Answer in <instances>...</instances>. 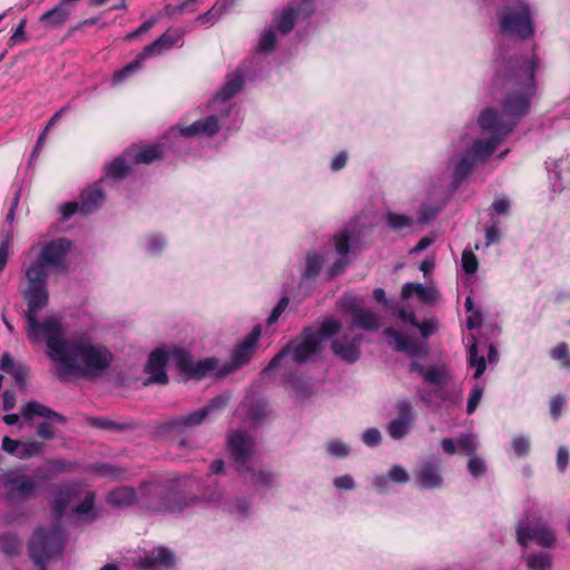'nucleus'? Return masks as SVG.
I'll list each match as a JSON object with an SVG mask.
<instances>
[{"instance_id":"nucleus-3","label":"nucleus","mask_w":570,"mask_h":570,"mask_svg":"<svg viewBox=\"0 0 570 570\" xmlns=\"http://www.w3.org/2000/svg\"><path fill=\"white\" fill-rule=\"evenodd\" d=\"M204 500L186 493L175 480H155L139 485V509L150 514H176L191 509Z\"/></svg>"},{"instance_id":"nucleus-11","label":"nucleus","mask_w":570,"mask_h":570,"mask_svg":"<svg viewBox=\"0 0 570 570\" xmlns=\"http://www.w3.org/2000/svg\"><path fill=\"white\" fill-rule=\"evenodd\" d=\"M227 448L239 472L252 470L250 461L255 441L249 434L242 431L230 432L227 438Z\"/></svg>"},{"instance_id":"nucleus-27","label":"nucleus","mask_w":570,"mask_h":570,"mask_svg":"<svg viewBox=\"0 0 570 570\" xmlns=\"http://www.w3.org/2000/svg\"><path fill=\"white\" fill-rule=\"evenodd\" d=\"M476 163L475 157L466 150L454 167L453 183L456 185L461 184L472 171Z\"/></svg>"},{"instance_id":"nucleus-1","label":"nucleus","mask_w":570,"mask_h":570,"mask_svg":"<svg viewBox=\"0 0 570 570\" xmlns=\"http://www.w3.org/2000/svg\"><path fill=\"white\" fill-rule=\"evenodd\" d=\"M28 287L23 298L28 304L27 334L31 342L46 335L47 355L57 365V376L66 380L71 375L81 379H97L111 365L114 355L104 345H95L89 338H66L60 321L48 317L39 322L37 313L46 307L49 301L47 288L48 272L27 269Z\"/></svg>"},{"instance_id":"nucleus-49","label":"nucleus","mask_w":570,"mask_h":570,"mask_svg":"<svg viewBox=\"0 0 570 570\" xmlns=\"http://www.w3.org/2000/svg\"><path fill=\"white\" fill-rule=\"evenodd\" d=\"M334 246L336 253L345 257L350 253V234L347 230H342L334 236Z\"/></svg>"},{"instance_id":"nucleus-45","label":"nucleus","mask_w":570,"mask_h":570,"mask_svg":"<svg viewBox=\"0 0 570 570\" xmlns=\"http://www.w3.org/2000/svg\"><path fill=\"white\" fill-rule=\"evenodd\" d=\"M386 223L392 229L399 230L412 226L413 219L404 214L389 212L386 214Z\"/></svg>"},{"instance_id":"nucleus-33","label":"nucleus","mask_w":570,"mask_h":570,"mask_svg":"<svg viewBox=\"0 0 570 570\" xmlns=\"http://www.w3.org/2000/svg\"><path fill=\"white\" fill-rule=\"evenodd\" d=\"M90 426L106 430V431H114V432H122L126 430L132 429V425L129 423H119L112 420H109L107 417H90L88 420Z\"/></svg>"},{"instance_id":"nucleus-28","label":"nucleus","mask_w":570,"mask_h":570,"mask_svg":"<svg viewBox=\"0 0 570 570\" xmlns=\"http://www.w3.org/2000/svg\"><path fill=\"white\" fill-rule=\"evenodd\" d=\"M164 157V148L159 144L149 145L140 148L134 155V161L136 164H151L155 160Z\"/></svg>"},{"instance_id":"nucleus-37","label":"nucleus","mask_w":570,"mask_h":570,"mask_svg":"<svg viewBox=\"0 0 570 570\" xmlns=\"http://www.w3.org/2000/svg\"><path fill=\"white\" fill-rule=\"evenodd\" d=\"M383 335L387 337V344L393 346L396 352H403V350L406 348V343L410 340V336L404 335L393 327H386L383 331Z\"/></svg>"},{"instance_id":"nucleus-31","label":"nucleus","mask_w":570,"mask_h":570,"mask_svg":"<svg viewBox=\"0 0 570 570\" xmlns=\"http://www.w3.org/2000/svg\"><path fill=\"white\" fill-rule=\"evenodd\" d=\"M227 9V2L216 1L215 4L206 12L199 14L196 21L202 26H213L220 19Z\"/></svg>"},{"instance_id":"nucleus-54","label":"nucleus","mask_w":570,"mask_h":570,"mask_svg":"<svg viewBox=\"0 0 570 570\" xmlns=\"http://www.w3.org/2000/svg\"><path fill=\"white\" fill-rule=\"evenodd\" d=\"M403 353H406L411 357H420L428 354V348L417 340L410 337L409 342L406 343V348L403 350Z\"/></svg>"},{"instance_id":"nucleus-32","label":"nucleus","mask_w":570,"mask_h":570,"mask_svg":"<svg viewBox=\"0 0 570 570\" xmlns=\"http://www.w3.org/2000/svg\"><path fill=\"white\" fill-rule=\"evenodd\" d=\"M525 563L530 570H551L552 557L548 552L530 553L525 557Z\"/></svg>"},{"instance_id":"nucleus-34","label":"nucleus","mask_w":570,"mask_h":570,"mask_svg":"<svg viewBox=\"0 0 570 570\" xmlns=\"http://www.w3.org/2000/svg\"><path fill=\"white\" fill-rule=\"evenodd\" d=\"M341 323L337 320L330 318L325 320L320 328L312 327V332L317 337V341L322 345V341L336 335L341 331Z\"/></svg>"},{"instance_id":"nucleus-59","label":"nucleus","mask_w":570,"mask_h":570,"mask_svg":"<svg viewBox=\"0 0 570 570\" xmlns=\"http://www.w3.org/2000/svg\"><path fill=\"white\" fill-rule=\"evenodd\" d=\"M288 297L286 296H283L278 303L275 305V307L272 309L268 318H267V324L268 325H272L274 323H276L279 318V316L282 315V313L285 311V308L287 307L288 305Z\"/></svg>"},{"instance_id":"nucleus-62","label":"nucleus","mask_w":570,"mask_h":570,"mask_svg":"<svg viewBox=\"0 0 570 570\" xmlns=\"http://www.w3.org/2000/svg\"><path fill=\"white\" fill-rule=\"evenodd\" d=\"M468 470L471 475L475 478L481 476L485 472L484 462L480 458L472 456L469 459Z\"/></svg>"},{"instance_id":"nucleus-56","label":"nucleus","mask_w":570,"mask_h":570,"mask_svg":"<svg viewBox=\"0 0 570 570\" xmlns=\"http://www.w3.org/2000/svg\"><path fill=\"white\" fill-rule=\"evenodd\" d=\"M229 401V395L226 394H219L215 397H213L207 405L202 407L200 410L206 411V417L214 412L215 410L224 409Z\"/></svg>"},{"instance_id":"nucleus-46","label":"nucleus","mask_w":570,"mask_h":570,"mask_svg":"<svg viewBox=\"0 0 570 570\" xmlns=\"http://www.w3.org/2000/svg\"><path fill=\"white\" fill-rule=\"evenodd\" d=\"M43 449V444L38 441H28L21 443L18 458L29 459L37 456Z\"/></svg>"},{"instance_id":"nucleus-64","label":"nucleus","mask_w":570,"mask_h":570,"mask_svg":"<svg viewBox=\"0 0 570 570\" xmlns=\"http://www.w3.org/2000/svg\"><path fill=\"white\" fill-rule=\"evenodd\" d=\"M56 431L49 422H41L37 426V436L45 441H50L55 438Z\"/></svg>"},{"instance_id":"nucleus-5","label":"nucleus","mask_w":570,"mask_h":570,"mask_svg":"<svg viewBox=\"0 0 570 570\" xmlns=\"http://www.w3.org/2000/svg\"><path fill=\"white\" fill-rule=\"evenodd\" d=\"M322 345L312 332V327H304L302 332L291 340L265 366L264 373L271 372L278 367L286 357H291L292 362L303 365L309 358L321 352Z\"/></svg>"},{"instance_id":"nucleus-4","label":"nucleus","mask_w":570,"mask_h":570,"mask_svg":"<svg viewBox=\"0 0 570 570\" xmlns=\"http://www.w3.org/2000/svg\"><path fill=\"white\" fill-rule=\"evenodd\" d=\"M169 356L174 361L177 370L185 374L187 379L193 380L204 379L216 368L218 362L215 357H207L195 362L190 353L180 347H174L170 354L163 348H156L149 354L145 365V372L149 374L145 384H168L169 379L166 372V365Z\"/></svg>"},{"instance_id":"nucleus-61","label":"nucleus","mask_w":570,"mask_h":570,"mask_svg":"<svg viewBox=\"0 0 570 570\" xmlns=\"http://www.w3.org/2000/svg\"><path fill=\"white\" fill-rule=\"evenodd\" d=\"M564 396L556 395L551 397L549 403L550 413L556 421H558L562 414V407L564 405Z\"/></svg>"},{"instance_id":"nucleus-17","label":"nucleus","mask_w":570,"mask_h":570,"mask_svg":"<svg viewBox=\"0 0 570 570\" xmlns=\"http://www.w3.org/2000/svg\"><path fill=\"white\" fill-rule=\"evenodd\" d=\"M175 554L165 547H158L137 561V566L140 570L170 569L175 567Z\"/></svg>"},{"instance_id":"nucleus-7","label":"nucleus","mask_w":570,"mask_h":570,"mask_svg":"<svg viewBox=\"0 0 570 570\" xmlns=\"http://www.w3.org/2000/svg\"><path fill=\"white\" fill-rule=\"evenodd\" d=\"M180 38L181 32L168 29L155 41L144 47L131 62L126 65L124 68L116 70L112 75V82L115 85L122 82L141 68V62L145 59L164 53L177 43Z\"/></svg>"},{"instance_id":"nucleus-58","label":"nucleus","mask_w":570,"mask_h":570,"mask_svg":"<svg viewBox=\"0 0 570 570\" xmlns=\"http://www.w3.org/2000/svg\"><path fill=\"white\" fill-rule=\"evenodd\" d=\"M95 500H96L95 492H91V491L87 492L82 502L79 503L78 505H76L73 508V511L77 514H87V513L91 512L94 509V505H95Z\"/></svg>"},{"instance_id":"nucleus-22","label":"nucleus","mask_w":570,"mask_h":570,"mask_svg":"<svg viewBox=\"0 0 570 570\" xmlns=\"http://www.w3.org/2000/svg\"><path fill=\"white\" fill-rule=\"evenodd\" d=\"M21 415L26 421H31L35 416H41L53 420L59 424H66L67 422L66 416L37 401L27 402L21 409Z\"/></svg>"},{"instance_id":"nucleus-18","label":"nucleus","mask_w":570,"mask_h":570,"mask_svg":"<svg viewBox=\"0 0 570 570\" xmlns=\"http://www.w3.org/2000/svg\"><path fill=\"white\" fill-rule=\"evenodd\" d=\"M416 483L422 489L440 488L443 478L440 473L439 466L433 462L421 463L413 472Z\"/></svg>"},{"instance_id":"nucleus-52","label":"nucleus","mask_w":570,"mask_h":570,"mask_svg":"<svg viewBox=\"0 0 570 570\" xmlns=\"http://www.w3.org/2000/svg\"><path fill=\"white\" fill-rule=\"evenodd\" d=\"M276 40L275 31L271 29L265 31L259 40L258 50L264 53L273 51L276 46Z\"/></svg>"},{"instance_id":"nucleus-6","label":"nucleus","mask_w":570,"mask_h":570,"mask_svg":"<svg viewBox=\"0 0 570 570\" xmlns=\"http://www.w3.org/2000/svg\"><path fill=\"white\" fill-rule=\"evenodd\" d=\"M63 546L62 530L59 524L39 528L35 531L29 541V556L36 566L45 564L46 561L59 554Z\"/></svg>"},{"instance_id":"nucleus-51","label":"nucleus","mask_w":570,"mask_h":570,"mask_svg":"<svg viewBox=\"0 0 570 570\" xmlns=\"http://www.w3.org/2000/svg\"><path fill=\"white\" fill-rule=\"evenodd\" d=\"M479 262L476 256L471 250H463L462 253V268L465 274L472 275L478 271Z\"/></svg>"},{"instance_id":"nucleus-44","label":"nucleus","mask_w":570,"mask_h":570,"mask_svg":"<svg viewBox=\"0 0 570 570\" xmlns=\"http://www.w3.org/2000/svg\"><path fill=\"white\" fill-rule=\"evenodd\" d=\"M410 426V423L394 419L387 424L386 430L392 439L401 440L409 433Z\"/></svg>"},{"instance_id":"nucleus-30","label":"nucleus","mask_w":570,"mask_h":570,"mask_svg":"<svg viewBox=\"0 0 570 570\" xmlns=\"http://www.w3.org/2000/svg\"><path fill=\"white\" fill-rule=\"evenodd\" d=\"M131 167L124 157L115 158L106 166L107 177L114 180H121L130 174Z\"/></svg>"},{"instance_id":"nucleus-36","label":"nucleus","mask_w":570,"mask_h":570,"mask_svg":"<svg viewBox=\"0 0 570 570\" xmlns=\"http://www.w3.org/2000/svg\"><path fill=\"white\" fill-rule=\"evenodd\" d=\"M94 471L100 476H106L115 481L124 480L127 474L125 469L110 463L96 464Z\"/></svg>"},{"instance_id":"nucleus-55","label":"nucleus","mask_w":570,"mask_h":570,"mask_svg":"<svg viewBox=\"0 0 570 570\" xmlns=\"http://www.w3.org/2000/svg\"><path fill=\"white\" fill-rule=\"evenodd\" d=\"M482 395H483V387L479 384L474 385L473 389L471 390V393H470V396L468 400V405H466L468 414H472L475 412V410L482 399Z\"/></svg>"},{"instance_id":"nucleus-2","label":"nucleus","mask_w":570,"mask_h":570,"mask_svg":"<svg viewBox=\"0 0 570 570\" xmlns=\"http://www.w3.org/2000/svg\"><path fill=\"white\" fill-rule=\"evenodd\" d=\"M537 62L534 59L512 57L504 61L492 80V94L502 92L500 100L503 118L495 108H487L479 116V125L489 139H478L468 149L475 160H484L531 110L537 95Z\"/></svg>"},{"instance_id":"nucleus-43","label":"nucleus","mask_w":570,"mask_h":570,"mask_svg":"<svg viewBox=\"0 0 570 570\" xmlns=\"http://www.w3.org/2000/svg\"><path fill=\"white\" fill-rule=\"evenodd\" d=\"M512 449L518 459L529 455L531 449L530 438L527 435H514L511 441Z\"/></svg>"},{"instance_id":"nucleus-21","label":"nucleus","mask_w":570,"mask_h":570,"mask_svg":"<svg viewBox=\"0 0 570 570\" xmlns=\"http://www.w3.org/2000/svg\"><path fill=\"white\" fill-rule=\"evenodd\" d=\"M107 502L114 508L124 509L137 503L139 505V489L122 485L108 493Z\"/></svg>"},{"instance_id":"nucleus-29","label":"nucleus","mask_w":570,"mask_h":570,"mask_svg":"<svg viewBox=\"0 0 570 570\" xmlns=\"http://www.w3.org/2000/svg\"><path fill=\"white\" fill-rule=\"evenodd\" d=\"M244 79L240 72H236L217 92V99L227 101L235 97L243 88Z\"/></svg>"},{"instance_id":"nucleus-25","label":"nucleus","mask_w":570,"mask_h":570,"mask_svg":"<svg viewBox=\"0 0 570 570\" xmlns=\"http://www.w3.org/2000/svg\"><path fill=\"white\" fill-rule=\"evenodd\" d=\"M105 194L101 188L89 187L80 195V213L88 215L95 212L104 202Z\"/></svg>"},{"instance_id":"nucleus-48","label":"nucleus","mask_w":570,"mask_h":570,"mask_svg":"<svg viewBox=\"0 0 570 570\" xmlns=\"http://www.w3.org/2000/svg\"><path fill=\"white\" fill-rule=\"evenodd\" d=\"M325 448H326L327 454L338 458V459L345 458L350 453L348 446L344 442H342L341 440H337V439L330 440L326 443Z\"/></svg>"},{"instance_id":"nucleus-50","label":"nucleus","mask_w":570,"mask_h":570,"mask_svg":"<svg viewBox=\"0 0 570 570\" xmlns=\"http://www.w3.org/2000/svg\"><path fill=\"white\" fill-rule=\"evenodd\" d=\"M397 420L412 424L415 416L413 413L412 404L406 400H401L396 403Z\"/></svg>"},{"instance_id":"nucleus-38","label":"nucleus","mask_w":570,"mask_h":570,"mask_svg":"<svg viewBox=\"0 0 570 570\" xmlns=\"http://www.w3.org/2000/svg\"><path fill=\"white\" fill-rule=\"evenodd\" d=\"M21 543L18 537L7 532L0 535V549L7 556H17L20 552Z\"/></svg>"},{"instance_id":"nucleus-10","label":"nucleus","mask_w":570,"mask_h":570,"mask_svg":"<svg viewBox=\"0 0 570 570\" xmlns=\"http://www.w3.org/2000/svg\"><path fill=\"white\" fill-rule=\"evenodd\" d=\"M261 325H256L253 327L250 333L247 334L245 338L235 346L232 353L230 362L228 364H225L223 368L219 370V376L233 373L249 363V361L252 360L257 350V343L261 337Z\"/></svg>"},{"instance_id":"nucleus-12","label":"nucleus","mask_w":570,"mask_h":570,"mask_svg":"<svg viewBox=\"0 0 570 570\" xmlns=\"http://www.w3.org/2000/svg\"><path fill=\"white\" fill-rule=\"evenodd\" d=\"M517 541L522 547L535 542L542 548H552L556 544V534L544 523L538 522L534 525L519 524L515 529Z\"/></svg>"},{"instance_id":"nucleus-53","label":"nucleus","mask_w":570,"mask_h":570,"mask_svg":"<svg viewBox=\"0 0 570 570\" xmlns=\"http://www.w3.org/2000/svg\"><path fill=\"white\" fill-rule=\"evenodd\" d=\"M11 244H12L11 234L10 233L3 234L1 243H0V273H2V271L4 269V267L7 265Z\"/></svg>"},{"instance_id":"nucleus-24","label":"nucleus","mask_w":570,"mask_h":570,"mask_svg":"<svg viewBox=\"0 0 570 570\" xmlns=\"http://www.w3.org/2000/svg\"><path fill=\"white\" fill-rule=\"evenodd\" d=\"M413 295H416L423 303H432L436 298L438 291L432 287H425L421 283H405L401 291L402 299L406 301Z\"/></svg>"},{"instance_id":"nucleus-19","label":"nucleus","mask_w":570,"mask_h":570,"mask_svg":"<svg viewBox=\"0 0 570 570\" xmlns=\"http://www.w3.org/2000/svg\"><path fill=\"white\" fill-rule=\"evenodd\" d=\"M361 341V335L354 336L350 342H346L345 340H334L331 344V348L334 355L340 357L342 361L348 364H353L361 356V351L358 347Z\"/></svg>"},{"instance_id":"nucleus-47","label":"nucleus","mask_w":570,"mask_h":570,"mask_svg":"<svg viewBox=\"0 0 570 570\" xmlns=\"http://www.w3.org/2000/svg\"><path fill=\"white\" fill-rule=\"evenodd\" d=\"M268 415V404L266 402H256L248 410V419L254 423L262 422Z\"/></svg>"},{"instance_id":"nucleus-26","label":"nucleus","mask_w":570,"mask_h":570,"mask_svg":"<svg viewBox=\"0 0 570 570\" xmlns=\"http://www.w3.org/2000/svg\"><path fill=\"white\" fill-rule=\"evenodd\" d=\"M352 323L354 326L365 331H377L380 328L379 317L372 311L364 307L354 309Z\"/></svg>"},{"instance_id":"nucleus-23","label":"nucleus","mask_w":570,"mask_h":570,"mask_svg":"<svg viewBox=\"0 0 570 570\" xmlns=\"http://www.w3.org/2000/svg\"><path fill=\"white\" fill-rule=\"evenodd\" d=\"M0 370L11 375L19 387H24L29 368L21 363H16L10 353L6 352L0 357Z\"/></svg>"},{"instance_id":"nucleus-39","label":"nucleus","mask_w":570,"mask_h":570,"mask_svg":"<svg viewBox=\"0 0 570 570\" xmlns=\"http://www.w3.org/2000/svg\"><path fill=\"white\" fill-rule=\"evenodd\" d=\"M322 271V257L317 253H308L306 256V266L302 278L309 279L320 275Z\"/></svg>"},{"instance_id":"nucleus-13","label":"nucleus","mask_w":570,"mask_h":570,"mask_svg":"<svg viewBox=\"0 0 570 570\" xmlns=\"http://www.w3.org/2000/svg\"><path fill=\"white\" fill-rule=\"evenodd\" d=\"M206 419L205 410H197L186 415H179L166 420L157 425L160 435L184 434L188 430L199 426Z\"/></svg>"},{"instance_id":"nucleus-57","label":"nucleus","mask_w":570,"mask_h":570,"mask_svg":"<svg viewBox=\"0 0 570 570\" xmlns=\"http://www.w3.org/2000/svg\"><path fill=\"white\" fill-rule=\"evenodd\" d=\"M200 129H202V134H205L207 136H214L219 130L218 118L215 116H209L205 119H202L200 120Z\"/></svg>"},{"instance_id":"nucleus-14","label":"nucleus","mask_w":570,"mask_h":570,"mask_svg":"<svg viewBox=\"0 0 570 570\" xmlns=\"http://www.w3.org/2000/svg\"><path fill=\"white\" fill-rule=\"evenodd\" d=\"M314 8L308 0H303L297 6H288L284 8L275 18L276 29L282 35L289 33L296 23L297 18L303 14L304 17L311 16Z\"/></svg>"},{"instance_id":"nucleus-16","label":"nucleus","mask_w":570,"mask_h":570,"mask_svg":"<svg viewBox=\"0 0 570 570\" xmlns=\"http://www.w3.org/2000/svg\"><path fill=\"white\" fill-rule=\"evenodd\" d=\"M80 494L81 487L76 482L63 483L56 489L51 509L58 520L65 515L68 504L79 499Z\"/></svg>"},{"instance_id":"nucleus-40","label":"nucleus","mask_w":570,"mask_h":570,"mask_svg":"<svg viewBox=\"0 0 570 570\" xmlns=\"http://www.w3.org/2000/svg\"><path fill=\"white\" fill-rule=\"evenodd\" d=\"M286 381L291 384L297 396L305 397L312 394V384L309 380L302 379L296 374L286 375Z\"/></svg>"},{"instance_id":"nucleus-41","label":"nucleus","mask_w":570,"mask_h":570,"mask_svg":"<svg viewBox=\"0 0 570 570\" xmlns=\"http://www.w3.org/2000/svg\"><path fill=\"white\" fill-rule=\"evenodd\" d=\"M550 356L552 360L559 362L562 368H570V351L566 342L557 344L550 351Z\"/></svg>"},{"instance_id":"nucleus-15","label":"nucleus","mask_w":570,"mask_h":570,"mask_svg":"<svg viewBox=\"0 0 570 570\" xmlns=\"http://www.w3.org/2000/svg\"><path fill=\"white\" fill-rule=\"evenodd\" d=\"M8 500L24 501L35 495L37 490L36 481L24 474L10 478L4 483Z\"/></svg>"},{"instance_id":"nucleus-8","label":"nucleus","mask_w":570,"mask_h":570,"mask_svg":"<svg viewBox=\"0 0 570 570\" xmlns=\"http://www.w3.org/2000/svg\"><path fill=\"white\" fill-rule=\"evenodd\" d=\"M500 30L503 35H517L529 39L534 35L529 6L520 2L517 10H508L500 14Z\"/></svg>"},{"instance_id":"nucleus-35","label":"nucleus","mask_w":570,"mask_h":570,"mask_svg":"<svg viewBox=\"0 0 570 570\" xmlns=\"http://www.w3.org/2000/svg\"><path fill=\"white\" fill-rule=\"evenodd\" d=\"M422 377L431 385L443 386L446 384L448 372L444 366L431 365L425 368Z\"/></svg>"},{"instance_id":"nucleus-9","label":"nucleus","mask_w":570,"mask_h":570,"mask_svg":"<svg viewBox=\"0 0 570 570\" xmlns=\"http://www.w3.org/2000/svg\"><path fill=\"white\" fill-rule=\"evenodd\" d=\"M70 249L71 242L65 237L50 240L41 248L37 259L27 269L47 272L48 267L58 268L62 266Z\"/></svg>"},{"instance_id":"nucleus-63","label":"nucleus","mask_w":570,"mask_h":570,"mask_svg":"<svg viewBox=\"0 0 570 570\" xmlns=\"http://www.w3.org/2000/svg\"><path fill=\"white\" fill-rule=\"evenodd\" d=\"M273 481L274 474L268 471L261 470L253 474V482L255 484L268 488L273 485Z\"/></svg>"},{"instance_id":"nucleus-42","label":"nucleus","mask_w":570,"mask_h":570,"mask_svg":"<svg viewBox=\"0 0 570 570\" xmlns=\"http://www.w3.org/2000/svg\"><path fill=\"white\" fill-rule=\"evenodd\" d=\"M469 365L471 367H475V372L473 375L475 380L481 377L485 371V360L483 356L479 355L476 344H472L469 348Z\"/></svg>"},{"instance_id":"nucleus-60","label":"nucleus","mask_w":570,"mask_h":570,"mask_svg":"<svg viewBox=\"0 0 570 570\" xmlns=\"http://www.w3.org/2000/svg\"><path fill=\"white\" fill-rule=\"evenodd\" d=\"M382 435L381 432L376 428H371L364 431L362 435V441L367 446H376L381 443Z\"/></svg>"},{"instance_id":"nucleus-20","label":"nucleus","mask_w":570,"mask_h":570,"mask_svg":"<svg viewBox=\"0 0 570 570\" xmlns=\"http://www.w3.org/2000/svg\"><path fill=\"white\" fill-rule=\"evenodd\" d=\"M73 11V8H67L59 1L52 9L42 13L39 21L46 29L55 30L62 27Z\"/></svg>"}]
</instances>
